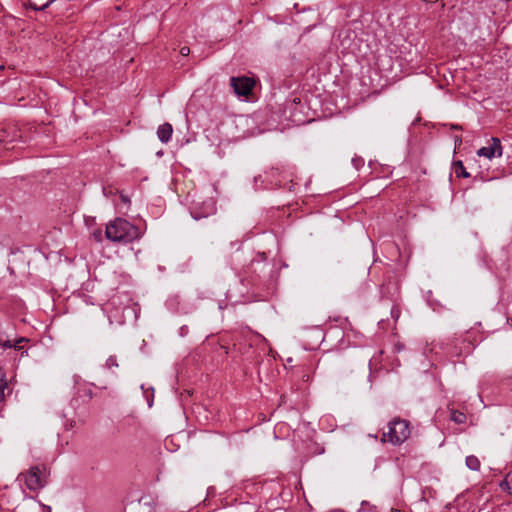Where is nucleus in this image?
<instances>
[{
	"instance_id": "10",
	"label": "nucleus",
	"mask_w": 512,
	"mask_h": 512,
	"mask_svg": "<svg viewBox=\"0 0 512 512\" xmlns=\"http://www.w3.org/2000/svg\"><path fill=\"white\" fill-rule=\"evenodd\" d=\"M453 169L457 177L468 178L470 176V174L466 171L463 162L460 160L453 163Z\"/></svg>"
},
{
	"instance_id": "7",
	"label": "nucleus",
	"mask_w": 512,
	"mask_h": 512,
	"mask_svg": "<svg viewBox=\"0 0 512 512\" xmlns=\"http://www.w3.org/2000/svg\"><path fill=\"white\" fill-rule=\"evenodd\" d=\"M18 138H20V134L15 127L4 128L0 131V143H11Z\"/></svg>"
},
{
	"instance_id": "14",
	"label": "nucleus",
	"mask_w": 512,
	"mask_h": 512,
	"mask_svg": "<svg viewBox=\"0 0 512 512\" xmlns=\"http://www.w3.org/2000/svg\"><path fill=\"white\" fill-rule=\"evenodd\" d=\"M8 389L6 380L0 379V402L5 398V390Z\"/></svg>"
},
{
	"instance_id": "17",
	"label": "nucleus",
	"mask_w": 512,
	"mask_h": 512,
	"mask_svg": "<svg viewBox=\"0 0 512 512\" xmlns=\"http://www.w3.org/2000/svg\"><path fill=\"white\" fill-rule=\"evenodd\" d=\"M189 53H190V48H189V47H187V46H183V47L180 49V54H181L182 56H184V57H185V56H188V55H189Z\"/></svg>"
},
{
	"instance_id": "15",
	"label": "nucleus",
	"mask_w": 512,
	"mask_h": 512,
	"mask_svg": "<svg viewBox=\"0 0 512 512\" xmlns=\"http://www.w3.org/2000/svg\"><path fill=\"white\" fill-rule=\"evenodd\" d=\"M23 341H26V339L25 338H20L17 343H12L11 340H7L5 343L2 344V346L5 347V348H12V347H14L16 349H20V346H18V343H21Z\"/></svg>"
},
{
	"instance_id": "2",
	"label": "nucleus",
	"mask_w": 512,
	"mask_h": 512,
	"mask_svg": "<svg viewBox=\"0 0 512 512\" xmlns=\"http://www.w3.org/2000/svg\"><path fill=\"white\" fill-rule=\"evenodd\" d=\"M50 470L44 464L35 465L21 472L18 480L22 481L30 491H39L47 486Z\"/></svg>"
},
{
	"instance_id": "21",
	"label": "nucleus",
	"mask_w": 512,
	"mask_h": 512,
	"mask_svg": "<svg viewBox=\"0 0 512 512\" xmlns=\"http://www.w3.org/2000/svg\"><path fill=\"white\" fill-rule=\"evenodd\" d=\"M153 404V398L151 400H148V405L151 407Z\"/></svg>"
},
{
	"instance_id": "16",
	"label": "nucleus",
	"mask_w": 512,
	"mask_h": 512,
	"mask_svg": "<svg viewBox=\"0 0 512 512\" xmlns=\"http://www.w3.org/2000/svg\"><path fill=\"white\" fill-rule=\"evenodd\" d=\"M352 164L354 165V167L356 169H359L361 166H363L364 161H363V159L356 157V158L352 159Z\"/></svg>"
},
{
	"instance_id": "4",
	"label": "nucleus",
	"mask_w": 512,
	"mask_h": 512,
	"mask_svg": "<svg viewBox=\"0 0 512 512\" xmlns=\"http://www.w3.org/2000/svg\"><path fill=\"white\" fill-rule=\"evenodd\" d=\"M216 212V204L215 201L211 198L203 201L202 203H195L191 208V216L195 220H200L202 218H206L210 215H213Z\"/></svg>"
},
{
	"instance_id": "3",
	"label": "nucleus",
	"mask_w": 512,
	"mask_h": 512,
	"mask_svg": "<svg viewBox=\"0 0 512 512\" xmlns=\"http://www.w3.org/2000/svg\"><path fill=\"white\" fill-rule=\"evenodd\" d=\"M409 422L404 419L395 418L388 423V431L383 433V442H390L393 445H400L410 436Z\"/></svg>"
},
{
	"instance_id": "12",
	"label": "nucleus",
	"mask_w": 512,
	"mask_h": 512,
	"mask_svg": "<svg viewBox=\"0 0 512 512\" xmlns=\"http://www.w3.org/2000/svg\"><path fill=\"white\" fill-rule=\"evenodd\" d=\"M500 487L512 494V470L507 474L506 478L501 482Z\"/></svg>"
},
{
	"instance_id": "18",
	"label": "nucleus",
	"mask_w": 512,
	"mask_h": 512,
	"mask_svg": "<svg viewBox=\"0 0 512 512\" xmlns=\"http://www.w3.org/2000/svg\"><path fill=\"white\" fill-rule=\"evenodd\" d=\"M93 236L97 241H100L102 238V232L101 230H96L93 232Z\"/></svg>"
},
{
	"instance_id": "22",
	"label": "nucleus",
	"mask_w": 512,
	"mask_h": 512,
	"mask_svg": "<svg viewBox=\"0 0 512 512\" xmlns=\"http://www.w3.org/2000/svg\"><path fill=\"white\" fill-rule=\"evenodd\" d=\"M461 142H462L461 138H456V143L461 144Z\"/></svg>"
},
{
	"instance_id": "1",
	"label": "nucleus",
	"mask_w": 512,
	"mask_h": 512,
	"mask_svg": "<svg viewBox=\"0 0 512 512\" xmlns=\"http://www.w3.org/2000/svg\"><path fill=\"white\" fill-rule=\"evenodd\" d=\"M106 238L112 242L131 243L141 235L137 226L123 218H116L106 225Z\"/></svg>"
},
{
	"instance_id": "20",
	"label": "nucleus",
	"mask_w": 512,
	"mask_h": 512,
	"mask_svg": "<svg viewBox=\"0 0 512 512\" xmlns=\"http://www.w3.org/2000/svg\"><path fill=\"white\" fill-rule=\"evenodd\" d=\"M121 199L123 202H128V198L124 195H121Z\"/></svg>"
},
{
	"instance_id": "6",
	"label": "nucleus",
	"mask_w": 512,
	"mask_h": 512,
	"mask_svg": "<svg viewBox=\"0 0 512 512\" xmlns=\"http://www.w3.org/2000/svg\"><path fill=\"white\" fill-rule=\"evenodd\" d=\"M231 87L233 88L235 94L238 96H248L253 87L254 81L249 77H232L230 79Z\"/></svg>"
},
{
	"instance_id": "5",
	"label": "nucleus",
	"mask_w": 512,
	"mask_h": 512,
	"mask_svg": "<svg viewBox=\"0 0 512 512\" xmlns=\"http://www.w3.org/2000/svg\"><path fill=\"white\" fill-rule=\"evenodd\" d=\"M503 154V147L499 138L492 137L487 146L481 147L477 150L479 157L492 159L494 157H501Z\"/></svg>"
},
{
	"instance_id": "13",
	"label": "nucleus",
	"mask_w": 512,
	"mask_h": 512,
	"mask_svg": "<svg viewBox=\"0 0 512 512\" xmlns=\"http://www.w3.org/2000/svg\"><path fill=\"white\" fill-rule=\"evenodd\" d=\"M104 367L107 370H112L113 368H118L119 363H118L117 357L115 355L109 356L104 364Z\"/></svg>"
},
{
	"instance_id": "11",
	"label": "nucleus",
	"mask_w": 512,
	"mask_h": 512,
	"mask_svg": "<svg viewBox=\"0 0 512 512\" xmlns=\"http://www.w3.org/2000/svg\"><path fill=\"white\" fill-rule=\"evenodd\" d=\"M450 420L457 424H463L466 422V415L458 410H451Z\"/></svg>"
},
{
	"instance_id": "9",
	"label": "nucleus",
	"mask_w": 512,
	"mask_h": 512,
	"mask_svg": "<svg viewBox=\"0 0 512 512\" xmlns=\"http://www.w3.org/2000/svg\"><path fill=\"white\" fill-rule=\"evenodd\" d=\"M465 464L467 468L472 471H478L480 469V460L475 455H469L465 459Z\"/></svg>"
},
{
	"instance_id": "19",
	"label": "nucleus",
	"mask_w": 512,
	"mask_h": 512,
	"mask_svg": "<svg viewBox=\"0 0 512 512\" xmlns=\"http://www.w3.org/2000/svg\"><path fill=\"white\" fill-rule=\"evenodd\" d=\"M40 505L42 507L43 512H52V508L49 505H45L42 503H40Z\"/></svg>"
},
{
	"instance_id": "8",
	"label": "nucleus",
	"mask_w": 512,
	"mask_h": 512,
	"mask_svg": "<svg viewBox=\"0 0 512 512\" xmlns=\"http://www.w3.org/2000/svg\"><path fill=\"white\" fill-rule=\"evenodd\" d=\"M172 133H173V128L170 123H164V124L160 125L157 129L158 139L162 143H168L171 139Z\"/></svg>"
}]
</instances>
